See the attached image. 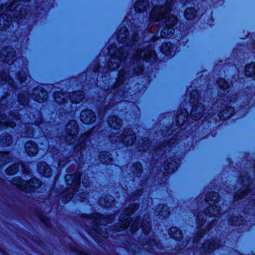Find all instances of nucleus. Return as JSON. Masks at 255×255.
Instances as JSON below:
<instances>
[{
    "label": "nucleus",
    "instance_id": "f257e3e1",
    "mask_svg": "<svg viewBox=\"0 0 255 255\" xmlns=\"http://www.w3.org/2000/svg\"><path fill=\"white\" fill-rule=\"evenodd\" d=\"M170 5L158 7H155L152 9L150 17L152 20L158 21L161 20L164 22L167 27L162 29L161 36L162 38H169L174 34V29L172 27L177 22V17L170 13Z\"/></svg>",
    "mask_w": 255,
    "mask_h": 255
},
{
    "label": "nucleus",
    "instance_id": "f03ea898",
    "mask_svg": "<svg viewBox=\"0 0 255 255\" xmlns=\"http://www.w3.org/2000/svg\"><path fill=\"white\" fill-rule=\"evenodd\" d=\"M142 60L152 62L156 59V55L151 47H148L143 51L138 50L134 57L135 60Z\"/></svg>",
    "mask_w": 255,
    "mask_h": 255
},
{
    "label": "nucleus",
    "instance_id": "7ed1b4c3",
    "mask_svg": "<svg viewBox=\"0 0 255 255\" xmlns=\"http://www.w3.org/2000/svg\"><path fill=\"white\" fill-rule=\"evenodd\" d=\"M95 114L90 110H86L81 113L80 119L84 124H91L95 121Z\"/></svg>",
    "mask_w": 255,
    "mask_h": 255
},
{
    "label": "nucleus",
    "instance_id": "20e7f679",
    "mask_svg": "<svg viewBox=\"0 0 255 255\" xmlns=\"http://www.w3.org/2000/svg\"><path fill=\"white\" fill-rule=\"evenodd\" d=\"M80 179L81 175L78 173L65 176V180L67 184H73L74 190L78 188L80 183Z\"/></svg>",
    "mask_w": 255,
    "mask_h": 255
},
{
    "label": "nucleus",
    "instance_id": "39448f33",
    "mask_svg": "<svg viewBox=\"0 0 255 255\" xmlns=\"http://www.w3.org/2000/svg\"><path fill=\"white\" fill-rule=\"evenodd\" d=\"M25 150L29 156H33L38 153V149L36 144L32 142H27L25 145Z\"/></svg>",
    "mask_w": 255,
    "mask_h": 255
},
{
    "label": "nucleus",
    "instance_id": "423d86ee",
    "mask_svg": "<svg viewBox=\"0 0 255 255\" xmlns=\"http://www.w3.org/2000/svg\"><path fill=\"white\" fill-rule=\"evenodd\" d=\"M41 185V181L36 178H33L31 179L30 181L27 182L25 183V186L24 187V190H25L26 191H31L32 190L30 189H28V188H37L39 187Z\"/></svg>",
    "mask_w": 255,
    "mask_h": 255
},
{
    "label": "nucleus",
    "instance_id": "0eeeda50",
    "mask_svg": "<svg viewBox=\"0 0 255 255\" xmlns=\"http://www.w3.org/2000/svg\"><path fill=\"white\" fill-rule=\"evenodd\" d=\"M39 172L46 177L51 175V170L46 162H42L38 165Z\"/></svg>",
    "mask_w": 255,
    "mask_h": 255
},
{
    "label": "nucleus",
    "instance_id": "6e6552de",
    "mask_svg": "<svg viewBox=\"0 0 255 255\" xmlns=\"http://www.w3.org/2000/svg\"><path fill=\"white\" fill-rule=\"evenodd\" d=\"M147 0H138L134 4V8L137 11H142L147 9L148 6Z\"/></svg>",
    "mask_w": 255,
    "mask_h": 255
},
{
    "label": "nucleus",
    "instance_id": "1a4fd4ad",
    "mask_svg": "<svg viewBox=\"0 0 255 255\" xmlns=\"http://www.w3.org/2000/svg\"><path fill=\"white\" fill-rule=\"evenodd\" d=\"M108 122L111 127L115 129H119L121 126V120L116 116L110 117L108 120Z\"/></svg>",
    "mask_w": 255,
    "mask_h": 255
},
{
    "label": "nucleus",
    "instance_id": "9d476101",
    "mask_svg": "<svg viewBox=\"0 0 255 255\" xmlns=\"http://www.w3.org/2000/svg\"><path fill=\"white\" fill-rule=\"evenodd\" d=\"M84 97L83 92L79 91L76 93L72 94L70 96V98L73 103H78L84 99Z\"/></svg>",
    "mask_w": 255,
    "mask_h": 255
},
{
    "label": "nucleus",
    "instance_id": "9b49d317",
    "mask_svg": "<svg viewBox=\"0 0 255 255\" xmlns=\"http://www.w3.org/2000/svg\"><path fill=\"white\" fill-rule=\"evenodd\" d=\"M7 51L9 52L4 58V61L7 63L12 62L13 61V58L14 56V53L13 52V49L11 48H7L6 50H4L2 54L5 53Z\"/></svg>",
    "mask_w": 255,
    "mask_h": 255
},
{
    "label": "nucleus",
    "instance_id": "f8f14e48",
    "mask_svg": "<svg viewBox=\"0 0 255 255\" xmlns=\"http://www.w3.org/2000/svg\"><path fill=\"white\" fill-rule=\"evenodd\" d=\"M255 72V64L252 63L245 67V74L248 77H252Z\"/></svg>",
    "mask_w": 255,
    "mask_h": 255
},
{
    "label": "nucleus",
    "instance_id": "ddd939ff",
    "mask_svg": "<svg viewBox=\"0 0 255 255\" xmlns=\"http://www.w3.org/2000/svg\"><path fill=\"white\" fill-rule=\"evenodd\" d=\"M47 98V93L45 91H41L40 93H39L37 96L33 97L35 101L39 103L43 102Z\"/></svg>",
    "mask_w": 255,
    "mask_h": 255
},
{
    "label": "nucleus",
    "instance_id": "4468645a",
    "mask_svg": "<svg viewBox=\"0 0 255 255\" xmlns=\"http://www.w3.org/2000/svg\"><path fill=\"white\" fill-rule=\"evenodd\" d=\"M135 139V134L133 133H130L128 135H126V137L122 139V141L123 142H125L127 145H128L132 144Z\"/></svg>",
    "mask_w": 255,
    "mask_h": 255
},
{
    "label": "nucleus",
    "instance_id": "2eb2a0df",
    "mask_svg": "<svg viewBox=\"0 0 255 255\" xmlns=\"http://www.w3.org/2000/svg\"><path fill=\"white\" fill-rule=\"evenodd\" d=\"M195 14V11L193 8H188L185 11V16L188 19L194 18Z\"/></svg>",
    "mask_w": 255,
    "mask_h": 255
},
{
    "label": "nucleus",
    "instance_id": "dca6fc26",
    "mask_svg": "<svg viewBox=\"0 0 255 255\" xmlns=\"http://www.w3.org/2000/svg\"><path fill=\"white\" fill-rule=\"evenodd\" d=\"M100 159L104 163L108 164L109 160L111 161L110 155L108 152H102L100 155Z\"/></svg>",
    "mask_w": 255,
    "mask_h": 255
},
{
    "label": "nucleus",
    "instance_id": "f3484780",
    "mask_svg": "<svg viewBox=\"0 0 255 255\" xmlns=\"http://www.w3.org/2000/svg\"><path fill=\"white\" fill-rule=\"evenodd\" d=\"M128 31L126 28H125L123 30V32H122V30L120 31V34L118 35V40L120 42H124L126 40H124V38H126L127 36L128 35Z\"/></svg>",
    "mask_w": 255,
    "mask_h": 255
},
{
    "label": "nucleus",
    "instance_id": "a211bd4d",
    "mask_svg": "<svg viewBox=\"0 0 255 255\" xmlns=\"http://www.w3.org/2000/svg\"><path fill=\"white\" fill-rule=\"evenodd\" d=\"M18 169L19 167L18 165L13 164L7 169L6 173L8 174H13L18 171Z\"/></svg>",
    "mask_w": 255,
    "mask_h": 255
},
{
    "label": "nucleus",
    "instance_id": "6ab92c4d",
    "mask_svg": "<svg viewBox=\"0 0 255 255\" xmlns=\"http://www.w3.org/2000/svg\"><path fill=\"white\" fill-rule=\"evenodd\" d=\"M172 232H175L176 234H179L180 236L181 235L180 231L176 228H171L169 229V234L172 238H176V237L172 234Z\"/></svg>",
    "mask_w": 255,
    "mask_h": 255
},
{
    "label": "nucleus",
    "instance_id": "aec40b11",
    "mask_svg": "<svg viewBox=\"0 0 255 255\" xmlns=\"http://www.w3.org/2000/svg\"><path fill=\"white\" fill-rule=\"evenodd\" d=\"M223 83V84L222 85L220 83H219V86L222 89H226L227 88V84L226 82L224 81V80H222Z\"/></svg>",
    "mask_w": 255,
    "mask_h": 255
},
{
    "label": "nucleus",
    "instance_id": "412c9836",
    "mask_svg": "<svg viewBox=\"0 0 255 255\" xmlns=\"http://www.w3.org/2000/svg\"><path fill=\"white\" fill-rule=\"evenodd\" d=\"M70 124L72 125V128H73V130H75V131H77L78 129V126L76 124V123L75 121H72Z\"/></svg>",
    "mask_w": 255,
    "mask_h": 255
},
{
    "label": "nucleus",
    "instance_id": "4be33fe9",
    "mask_svg": "<svg viewBox=\"0 0 255 255\" xmlns=\"http://www.w3.org/2000/svg\"><path fill=\"white\" fill-rule=\"evenodd\" d=\"M161 51L162 52V53H164L165 55H168L169 54L168 53V52L170 51V50H169L168 51H166L164 50V48L163 46H162V48H161Z\"/></svg>",
    "mask_w": 255,
    "mask_h": 255
},
{
    "label": "nucleus",
    "instance_id": "5701e85b",
    "mask_svg": "<svg viewBox=\"0 0 255 255\" xmlns=\"http://www.w3.org/2000/svg\"><path fill=\"white\" fill-rule=\"evenodd\" d=\"M191 95L194 96L196 95L197 96V98H198V93L197 91H193L191 93Z\"/></svg>",
    "mask_w": 255,
    "mask_h": 255
},
{
    "label": "nucleus",
    "instance_id": "b1692460",
    "mask_svg": "<svg viewBox=\"0 0 255 255\" xmlns=\"http://www.w3.org/2000/svg\"><path fill=\"white\" fill-rule=\"evenodd\" d=\"M216 248V247H215V246L213 245V244L212 243V244H211V245H210V246L209 247L208 249H209V250H212V249H215V248Z\"/></svg>",
    "mask_w": 255,
    "mask_h": 255
},
{
    "label": "nucleus",
    "instance_id": "393cba45",
    "mask_svg": "<svg viewBox=\"0 0 255 255\" xmlns=\"http://www.w3.org/2000/svg\"><path fill=\"white\" fill-rule=\"evenodd\" d=\"M124 79V76H123V73L122 71L120 73V80H123Z\"/></svg>",
    "mask_w": 255,
    "mask_h": 255
},
{
    "label": "nucleus",
    "instance_id": "a878e982",
    "mask_svg": "<svg viewBox=\"0 0 255 255\" xmlns=\"http://www.w3.org/2000/svg\"><path fill=\"white\" fill-rule=\"evenodd\" d=\"M8 126H9L10 127H14L15 126V124L14 123H11L10 125H7Z\"/></svg>",
    "mask_w": 255,
    "mask_h": 255
},
{
    "label": "nucleus",
    "instance_id": "bb28decb",
    "mask_svg": "<svg viewBox=\"0 0 255 255\" xmlns=\"http://www.w3.org/2000/svg\"><path fill=\"white\" fill-rule=\"evenodd\" d=\"M171 166H173V165H172V164L170 163V164H168V165H167V168H170V167H171Z\"/></svg>",
    "mask_w": 255,
    "mask_h": 255
},
{
    "label": "nucleus",
    "instance_id": "cd10ccee",
    "mask_svg": "<svg viewBox=\"0 0 255 255\" xmlns=\"http://www.w3.org/2000/svg\"><path fill=\"white\" fill-rule=\"evenodd\" d=\"M17 186L20 187H22V184L21 182H20L19 184H17Z\"/></svg>",
    "mask_w": 255,
    "mask_h": 255
},
{
    "label": "nucleus",
    "instance_id": "c85d7f7f",
    "mask_svg": "<svg viewBox=\"0 0 255 255\" xmlns=\"http://www.w3.org/2000/svg\"><path fill=\"white\" fill-rule=\"evenodd\" d=\"M233 111H234V110H233V109L232 108H230V109H229V110H228V111H230V112H231L232 113H233Z\"/></svg>",
    "mask_w": 255,
    "mask_h": 255
},
{
    "label": "nucleus",
    "instance_id": "c756f323",
    "mask_svg": "<svg viewBox=\"0 0 255 255\" xmlns=\"http://www.w3.org/2000/svg\"><path fill=\"white\" fill-rule=\"evenodd\" d=\"M219 117H220V118H221V117H223V112L220 113Z\"/></svg>",
    "mask_w": 255,
    "mask_h": 255
},
{
    "label": "nucleus",
    "instance_id": "7c9ffc66",
    "mask_svg": "<svg viewBox=\"0 0 255 255\" xmlns=\"http://www.w3.org/2000/svg\"><path fill=\"white\" fill-rule=\"evenodd\" d=\"M194 109H195V108H193V109H192V112H191V114L192 115H193V113L194 112Z\"/></svg>",
    "mask_w": 255,
    "mask_h": 255
},
{
    "label": "nucleus",
    "instance_id": "2f4dec72",
    "mask_svg": "<svg viewBox=\"0 0 255 255\" xmlns=\"http://www.w3.org/2000/svg\"><path fill=\"white\" fill-rule=\"evenodd\" d=\"M245 193H244L242 195V196L241 197H240V198H241V197H245Z\"/></svg>",
    "mask_w": 255,
    "mask_h": 255
},
{
    "label": "nucleus",
    "instance_id": "473e14b6",
    "mask_svg": "<svg viewBox=\"0 0 255 255\" xmlns=\"http://www.w3.org/2000/svg\"><path fill=\"white\" fill-rule=\"evenodd\" d=\"M207 245H208V243H207V242H206V243H205V244H204V247H206Z\"/></svg>",
    "mask_w": 255,
    "mask_h": 255
},
{
    "label": "nucleus",
    "instance_id": "72a5a7b5",
    "mask_svg": "<svg viewBox=\"0 0 255 255\" xmlns=\"http://www.w3.org/2000/svg\"><path fill=\"white\" fill-rule=\"evenodd\" d=\"M55 99H56L58 102H59V101H58V100H57V97L56 96V95L55 96Z\"/></svg>",
    "mask_w": 255,
    "mask_h": 255
},
{
    "label": "nucleus",
    "instance_id": "f704fd0d",
    "mask_svg": "<svg viewBox=\"0 0 255 255\" xmlns=\"http://www.w3.org/2000/svg\"><path fill=\"white\" fill-rule=\"evenodd\" d=\"M232 114H231L230 116H228L227 118H228L229 117H230L231 116H232Z\"/></svg>",
    "mask_w": 255,
    "mask_h": 255
},
{
    "label": "nucleus",
    "instance_id": "c9c22d12",
    "mask_svg": "<svg viewBox=\"0 0 255 255\" xmlns=\"http://www.w3.org/2000/svg\"><path fill=\"white\" fill-rule=\"evenodd\" d=\"M111 48H109V53H110V52H111Z\"/></svg>",
    "mask_w": 255,
    "mask_h": 255
},
{
    "label": "nucleus",
    "instance_id": "e433bc0d",
    "mask_svg": "<svg viewBox=\"0 0 255 255\" xmlns=\"http://www.w3.org/2000/svg\"><path fill=\"white\" fill-rule=\"evenodd\" d=\"M69 126H70V125H67V129H69Z\"/></svg>",
    "mask_w": 255,
    "mask_h": 255
},
{
    "label": "nucleus",
    "instance_id": "4c0bfd02",
    "mask_svg": "<svg viewBox=\"0 0 255 255\" xmlns=\"http://www.w3.org/2000/svg\"><path fill=\"white\" fill-rule=\"evenodd\" d=\"M197 118H199L198 117H195V119L196 120Z\"/></svg>",
    "mask_w": 255,
    "mask_h": 255
}]
</instances>
